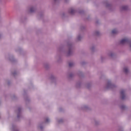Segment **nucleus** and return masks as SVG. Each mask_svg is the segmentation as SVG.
Returning a JSON list of instances; mask_svg holds the SVG:
<instances>
[{
  "label": "nucleus",
  "mask_w": 131,
  "mask_h": 131,
  "mask_svg": "<svg viewBox=\"0 0 131 131\" xmlns=\"http://www.w3.org/2000/svg\"><path fill=\"white\" fill-rule=\"evenodd\" d=\"M108 56L109 57H112V56H113V53H112V52L109 53L108 54Z\"/></svg>",
  "instance_id": "1a4fd4ad"
},
{
  "label": "nucleus",
  "mask_w": 131,
  "mask_h": 131,
  "mask_svg": "<svg viewBox=\"0 0 131 131\" xmlns=\"http://www.w3.org/2000/svg\"><path fill=\"white\" fill-rule=\"evenodd\" d=\"M49 121H50V119H47L46 122H49Z\"/></svg>",
  "instance_id": "9d476101"
},
{
  "label": "nucleus",
  "mask_w": 131,
  "mask_h": 131,
  "mask_svg": "<svg viewBox=\"0 0 131 131\" xmlns=\"http://www.w3.org/2000/svg\"><path fill=\"white\" fill-rule=\"evenodd\" d=\"M128 71V69L127 68H124V72L126 73Z\"/></svg>",
  "instance_id": "0eeeda50"
},
{
  "label": "nucleus",
  "mask_w": 131,
  "mask_h": 131,
  "mask_svg": "<svg viewBox=\"0 0 131 131\" xmlns=\"http://www.w3.org/2000/svg\"><path fill=\"white\" fill-rule=\"evenodd\" d=\"M86 109H88V106H86V105H84V106L82 107V110H86Z\"/></svg>",
  "instance_id": "6e6552de"
},
{
  "label": "nucleus",
  "mask_w": 131,
  "mask_h": 131,
  "mask_svg": "<svg viewBox=\"0 0 131 131\" xmlns=\"http://www.w3.org/2000/svg\"><path fill=\"white\" fill-rule=\"evenodd\" d=\"M111 86H112V84H111V82H108L107 83L106 87L107 88H111Z\"/></svg>",
  "instance_id": "7ed1b4c3"
},
{
  "label": "nucleus",
  "mask_w": 131,
  "mask_h": 131,
  "mask_svg": "<svg viewBox=\"0 0 131 131\" xmlns=\"http://www.w3.org/2000/svg\"><path fill=\"white\" fill-rule=\"evenodd\" d=\"M35 10H36V9L35 8V7H30L29 9V12L30 13H33L34 12H35Z\"/></svg>",
  "instance_id": "f03ea898"
},
{
  "label": "nucleus",
  "mask_w": 131,
  "mask_h": 131,
  "mask_svg": "<svg viewBox=\"0 0 131 131\" xmlns=\"http://www.w3.org/2000/svg\"><path fill=\"white\" fill-rule=\"evenodd\" d=\"M69 13H70V14H73V13H74V9H73V8L70 9Z\"/></svg>",
  "instance_id": "20e7f679"
},
{
  "label": "nucleus",
  "mask_w": 131,
  "mask_h": 131,
  "mask_svg": "<svg viewBox=\"0 0 131 131\" xmlns=\"http://www.w3.org/2000/svg\"><path fill=\"white\" fill-rule=\"evenodd\" d=\"M121 95H123V93H121Z\"/></svg>",
  "instance_id": "f8f14e48"
},
{
  "label": "nucleus",
  "mask_w": 131,
  "mask_h": 131,
  "mask_svg": "<svg viewBox=\"0 0 131 131\" xmlns=\"http://www.w3.org/2000/svg\"><path fill=\"white\" fill-rule=\"evenodd\" d=\"M120 43L121 45H124L125 43H128V39L124 38L120 41Z\"/></svg>",
  "instance_id": "f257e3e1"
},
{
  "label": "nucleus",
  "mask_w": 131,
  "mask_h": 131,
  "mask_svg": "<svg viewBox=\"0 0 131 131\" xmlns=\"http://www.w3.org/2000/svg\"><path fill=\"white\" fill-rule=\"evenodd\" d=\"M129 46L131 48V43H129Z\"/></svg>",
  "instance_id": "9b49d317"
},
{
  "label": "nucleus",
  "mask_w": 131,
  "mask_h": 131,
  "mask_svg": "<svg viewBox=\"0 0 131 131\" xmlns=\"http://www.w3.org/2000/svg\"><path fill=\"white\" fill-rule=\"evenodd\" d=\"M112 33L113 34H115V33H117V30L114 29L112 31Z\"/></svg>",
  "instance_id": "423d86ee"
},
{
  "label": "nucleus",
  "mask_w": 131,
  "mask_h": 131,
  "mask_svg": "<svg viewBox=\"0 0 131 131\" xmlns=\"http://www.w3.org/2000/svg\"><path fill=\"white\" fill-rule=\"evenodd\" d=\"M128 8V7L127 6H123L122 7V9L123 10H127Z\"/></svg>",
  "instance_id": "39448f33"
}]
</instances>
